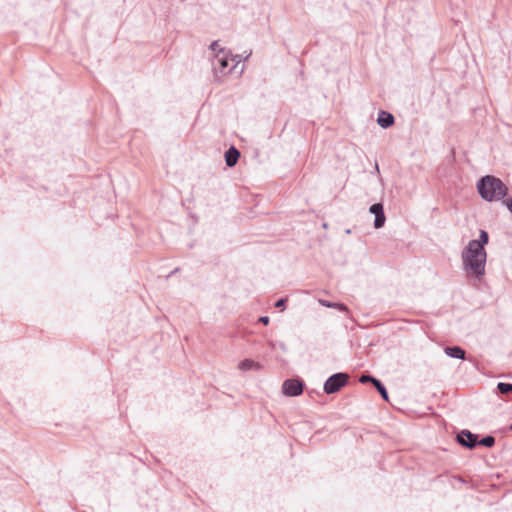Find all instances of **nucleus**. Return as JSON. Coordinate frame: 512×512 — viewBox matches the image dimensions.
Masks as SVG:
<instances>
[{"instance_id":"9b49d317","label":"nucleus","mask_w":512,"mask_h":512,"mask_svg":"<svg viewBox=\"0 0 512 512\" xmlns=\"http://www.w3.org/2000/svg\"><path fill=\"white\" fill-rule=\"evenodd\" d=\"M239 369L242 371H249V370H260L262 368V365L258 362H255L251 359H245L239 363Z\"/></svg>"},{"instance_id":"412c9836","label":"nucleus","mask_w":512,"mask_h":512,"mask_svg":"<svg viewBox=\"0 0 512 512\" xmlns=\"http://www.w3.org/2000/svg\"><path fill=\"white\" fill-rule=\"evenodd\" d=\"M231 60L235 62V65H233V66L230 68V70H232L233 68H235V66H236V65L241 61V59H240V56H239V55H233Z\"/></svg>"},{"instance_id":"6ab92c4d","label":"nucleus","mask_w":512,"mask_h":512,"mask_svg":"<svg viewBox=\"0 0 512 512\" xmlns=\"http://www.w3.org/2000/svg\"><path fill=\"white\" fill-rule=\"evenodd\" d=\"M285 304H286V299L285 298H281V299H279V300H277L275 302V307L276 308H284Z\"/></svg>"},{"instance_id":"f3484780","label":"nucleus","mask_w":512,"mask_h":512,"mask_svg":"<svg viewBox=\"0 0 512 512\" xmlns=\"http://www.w3.org/2000/svg\"><path fill=\"white\" fill-rule=\"evenodd\" d=\"M379 379L371 376V375H368V374H364V375H361V377L359 378V381L361 383H372L373 385L375 384V381H378Z\"/></svg>"},{"instance_id":"9d476101","label":"nucleus","mask_w":512,"mask_h":512,"mask_svg":"<svg viewBox=\"0 0 512 512\" xmlns=\"http://www.w3.org/2000/svg\"><path fill=\"white\" fill-rule=\"evenodd\" d=\"M444 352L447 356H449L451 358L461 359V360H464L465 355H466L465 350L462 349L460 346L446 347L444 349Z\"/></svg>"},{"instance_id":"ddd939ff","label":"nucleus","mask_w":512,"mask_h":512,"mask_svg":"<svg viewBox=\"0 0 512 512\" xmlns=\"http://www.w3.org/2000/svg\"><path fill=\"white\" fill-rule=\"evenodd\" d=\"M375 387V389L379 392V394L381 395V397L385 400V401H388L389 397H388V392H387V389L386 387L384 386V384L378 380V381H375V384L373 385Z\"/></svg>"},{"instance_id":"4be33fe9","label":"nucleus","mask_w":512,"mask_h":512,"mask_svg":"<svg viewBox=\"0 0 512 512\" xmlns=\"http://www.w3.org/2000/svg\"><path fill=\"white\" fill-rule=\"evenodd\" d=\"M269 321H270V319H269V317H268V316H261V317L259 318V322H260V323H262V324H264V325H267V324L269 323Z\"/></svg>"},{"instance_id":"aec40b11","label":"nucleus","mask_w":512,"mask_h":512,"mask_svg":"<svg viewBox=\"0 0 512 512\" xmlns=\"http://www.w3.org/2000/svg\"><path fill=\"white\" fill-rule=\"evenodd\" d=\"M210 49H211L213 52H215V54H216V53H218V51H219V49H220V48H219V43H218V41H213V42L210 44Z\"/></svg>"},{"instance_id":"5701e85b","label":"nucleus","mask_w":512,"mask_h":512,"mask_svg":"<svg viewBox=\"0 0 512 512\" xmlns=\"http://www.w3.org/2000/svg\"><path fill=\"white\" fill-rule=\"evenodd\" d=\"M374 172H376L377 174H379V166L377 163H375V169H374Z\"/></svg>"},{"instance_id":"393cba45","label":"nucleus","mask_w":512,"mask_h":512,"mask_svg":"<svg viewBox=\"0 0 512 512\" xmlns=\"http://www.w3.org/2000/svg\"><path fill=\"white\" fill-rule=\"evenodd\" d=\"M509 428H510V430L512 431V424L510 425V427H509Z\"/></svg>"},{"instance_id":"1a4fd4ad","label":"nucleus","mask_w":512,"mask_h":512,"mask_svg":"<svg viewBox=\"0 0 512 512\" xmlns=\"http://www.w3.org/2000/svg\"><path fill=\"white\" fill-rule=\"evenodd\" d=\"M225 162L228 167H233L236 165V163L239 160L240 152L239 150L231 146L226 152H225Z\"/></svg>"},{"instance_id":"423d86ee","label":"nucleus","mask_w":512,"mask_h":512,"mask_svg":"<svg viewBox=\"0 0 512 512\" xmlns=\"http://www.w3.org/2000/svg\"><path fill=\"white\" fill-rule=\"evenodd\" d=\"M457 441L460 445L473 449L478 446V435L471 433L469 430H462L457 435Z\"/></svg>"},{"instance_id":"a211bd4d","label":"nucleus","mask_w":512,"mask_h":512,"mask_svg":"<svg viewBox=\"0 0 512 512\" xmlns=\"http://www.w3.org/2000/svg\"><path fill=\"white\" fill-rule=\"evenodd\" d=\"M503 204L505 205V207L510 211V213L512 214V197L510 198H507V199H503Z\"/></svg>"},{"instance_id":"0eeeda50","label":"nucleus","mask_w":512,"mask_h":512,"mask_svg":"<svg viewBox=\"0 0 512 512\" xmlns=\"http://www.w3.org/2000/svg\"><path fill=\"white\" fill-rule=\"evenodd\" d=\"M369 211L375 216L374 227L376 229L382 228L386 221L383 205L381 203H374L370 206Z\"/></svg>"},{"instance_id":"4468645a","label":"nucleus","mask_w":512,"mask_h":512,"mask_svg":"<svg viewBox=\"0 0 512 512\" xmlns=\"http://www.w3.org/2000/svg\"><path fill=\"white\" fill-rule=\"evenodd\" d=\"M495 444V438L493 436H485L481 440H478V445L485 446L487 448L493 447Z\"/></svg>"},{"instance_id":"dca6fc26","label":"nucleus","mask_w":512,"mask_h":512,"mask_svg":"<svg viewBox=\"0 0 512 512\" xmlns=\"http://www.w3.org/2000/svg\"><path fill=\"white\" fill-rule=\"evenodd\" d=\"M489 241V235L485 230H480L479 239L476 240L478 244H481L484 247Z\"/></svg>"},{"instance_id":"2eb2a0df","label":"nucleus","mask_w":512,"mask_h":512,"mask_svg":"<svg viewBox=\"0 0 512 512\" xmlns=\"http://www.w3.org/2000/svg\"><path fill=\"white\" fill-rule=\"evenodd\" d=\"M497 390L501 394H507L512 393V384L511 383H505V382H499L497 384Z\"/></svg>"},{"instance_id":"6e6552de","label":"nucleus","mask_w":512,"mask_h":512,"mask_svg":"<svg viewBox=\"0 0 512 512\" xmlns=\"http://www.w3.org/2000/svg\"><path fill=\"white\" fill-rule=\"evenodd\" d=\"M395 122L394 116L386 111H380L377 118V123L380 127L387 129Z\"/></svg>"},{"instance_id":"f03ea898","label":"nucleus","mask_w":512,"mask_h":512,"mask_svg":"<svg viewBox=\"0 0 512 512\" xmlns=\"http://www.w3.org/2000/svg\"><path fill=\"white\" fill-rule=\"evenodd\" d=\"M476 187L481 198L488 202L503 200L509 191L504 182L493 175L481 177L477 181Z\"/></svg>"},{"instance_id":"39448f33","label":"nucleus","mask_w":512,"mask_h":512,"mask_svg":"<svg viewBox=\"0 0 512 512\" xmlns=\"http://www.w3.org/2000/svg\"><path fill=\"white\" fill-rule=\"evenodd\" d=\"M229 56L225 49H219L218 53L214 55L212 60L213 69L216 72L223 73L226 68L229 67Z\"/></svg>"},{"instance_id":"20e7f679","label":"nucleus","mask_w":512,"mask_h":512,"mask_svg":"<svg viewBox=\"0 0 512 512\" xmlns=\"http://www.w3.org/2000/svg\"><path fill=\"white\" fill-rule=\"evenodd\" d=\"M303 382L297 379H287L282 385L283 394L286 396L296 397L303 392Z\"/></svg>"},{"instance_id":"f257e3e1","label":"nucleus","mask_w":512,"mask_h":512,"mask_svg":"<svg viewBox=\"0 0 512 512\" xmlns=\"http://www.w3.org/2000/svg\"><path fill=\"white\" fill-rule=\"evenodd\" d=\"M486 251L476 240H471L462 251V261L466 270H471L477 277L484 275Z\"/></svg>"},{"instance_id":"7ed1b4c3","label":"nucleus","mask_w":512,"mask_h":512,"mask_svg":"<svg viewBox=\"0 0 512 512\" xmlns=\"http://www.w3.org/2000/svg\"><path fill=\"white\" fill-rule=\"evenodd\" d=\"M349 380L346 373L338 372L331 375L324 383V391L326 394H334L344 387Z\"/></svg>"},{"instance_id":"b1692460","label":"nucleus","mask_w":512,"mask_h":512,"mask_svg":"<svg viewBox=\"0 0 512 512\" xmlns=\"http://www.w3.org/2000/svg\"><path fill=\"white\" fill-rule=\"evenodd\" d=\"M285 348V345L284 344H281L280 345V349H284Z\"/></svg>"},{"instance_id":"f8f14e48","label":"nucleus","mask_w":512,"mask_h":512,"mask_svg":"<svg viewBox=\"0 0 512 512\" xmlns=\"http://www.w3.org/2000/svg\"><path fill=\"white\" fill-rule=\"evenodd\" d=\"M319 303H320V305L327 307V308H335L342 312L348 311V307L343 303L330 302V301L324 300V299H320Z\"/></svg>"}]
</instances>
